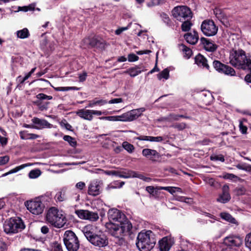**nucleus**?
<instances>
[{
  "instance_id": "obj_1",
  "label": "nucleus",
  "mask_w": 251,
  "mask_h": 251,
  "mask_svg": "<svg viewBox=\"0 0 251 251\" xmlns=\"http://www.w3.org/2000/svg\"><path fill=\"white\" fill-rule=\"evenodd\" d=\"M105 227L107 231L115 238V243L121 246L125 244L124 237L129 233L132 226L130 222L116 224L106 223Z\"/></svg>"
},
{
  "instance_id": "obj_2",
  "label": "nucleus",
  "mask_w": 251,
  "mask_h": 251,
  "mask_svg": "<svg viewBox=\"0 0 251 251\" xmlns=\"http://www.w3.org/2000/svg\"><path fill=\"white\" fill-rule=\"evenodd\" d=\"M82 232L87 239L93 245L99 248H103L108 244L107 236L103 233H95L94 227L91 225H87L82 229Z\"/></svg>"
},
{
  "instance_id": "obj_3",
  "label": "nucleus",
  "mask_w": 251,
  "mask_h": 251,
  "mask_svg": "<svg viewBox=\"0 0 251 251\" xmlns=\"http://www.w3.org/2000/svg\"><path fill=\"white\" fill-rule=\"evenodd\" d=\"M137 240L136 246L140 251H150L156 242L155 235L151 230L139 233Z\"/></svg>"
},
{
  "instance_id": "obj_4",
  "label": "nucleus",
  "mask_w": 251,
  "mask_h": 251,
  "mask_svg": "<svg viewBox=\"0 0 251 251\" xmlns=\"http://www.w3.org/2000/svg\"><path fill=\"white\" fill-rule=\"evenodd\" d=\"M46 218L48 223L57 228L63 227L67 221L62 211H59L54 207H52L49 209Z\"/></svg>"
},
{
  "instance_id": "obj_5",
  "label": "nucleus",
  "mask_w": 251,
  "mask_h": 251,
  "mask_svg": "<svg viewBox=\"0 0 251 251\" xmlns=\"http://www.w3.org/2000/svg\"><path fill=\"white\" fill-rule=\"evenodd\" d=\"M25 226L20 218H11L6 220L3 225L4 231L7 234H13L21 231Z\"/></svg>"
},
{
  "instance_id": "obj_6",
  "label": "nucleus",
  "mask_w": 251,
  "mask_h": 251,
  "mask_svg": "<svg viewBox=\"0 0 251 251\" xmlns=\"http://www.w3.org/2000/svg\"><path fill=\"white\" fill-rule=\"evenodd\" d=\"M64 244L68 251H77L80 243L78 237L75 232L71 230L65 231L63 236Z\"/></svg>"
},
{
  "instance_id": "obj_7",
  "label": "nucleus",
  "mask_w": 251,
  "mask_h": 251,
  "mask_svg": "<svg viewBox=\"0 0 251 251\" xmlns=\"http://www.w3.org/2000/svg\"><path fill=\"white\" fill-rule=\"evenodd\" d=\"M172 12L174 17L180 22L191 19L193 17L191 9L187 6H176L174 8Z\"/></svg>"
},
{
  "instance_id": "obj_8",
  "label": "nucleus",
  "mask_w": 251,
  "mask_h": 251,
  "mask_svg": "<svg viewBox=\"0 0 251 251\" xmlns=\"http://www.w3.org/2000/svg\"><path fill=\"white\" fill-rule=\"evenodd\" d=\"M108 218L109 219L108 223H116L117 222V224H120L129 222L126 215L120 210L116 208H112L109 210Z\"/></svg>"
},
{
  "instance_id": "obj_9",
  "label": "nucleus",
  "mask_w": 251,
  "mask_h": 251,
  "mask_svg": "<svg viewBox=\"0 0 251 251\" xmlns=\"http://www.w3.org/2000/svg\"><path fill=\"white\" fill-rule=\"evenodd\" d=\"M201 29L205 36H212L217 33L218 28L212 20H206L202 22Z\"/></svg>"
},
{
  "instance_id": "obj_10",
  "label": "nucleus",
  "mask_w": 251,
  "mask_h": 251,
  "mask_svg": "<svg viewBox=\"0 0 251 251\" xmlns=\"http://www.w3.org/2000/svg\"><path fill=\"white\" fill-rule=\"evenodd\" d=\"M37 100L33 102V103L37 106L41 111L47 110L50 103L48 101H44V100H51L52 99L51 96H48L44 93H39L36 96Z\"/></svg>"
},
{
  "instance_id": "obj_11",
  "label": "nucleus",
  "mask_w": 251,
  "mask_h": 251,
  "mask_svg": "<svg viewBox=\"0 0 251 251\" xmlns=\"http://www.w3.org/2000/svg\"><path fill=\"white\" fill-rule=\"evenodd\" d=\"M25 206L31 213L35 215L41 214L44 208V204L39 200L27 201Z\"/></svg>"
},
{
  "instance_id": "obj_12",
  "label": "nucleus",
  "mask_w": 251,
  "mask_h": 251,
  "mask_svg": "<svg viewBox=\"0 0 251 251\" xmlns=\"http://www.w3.org/2000/svg\"><path fill=\"white\" fill-rule=\"evenodd\" d=\"M75 213L80 219L88 220L92 222H96L99 219L98 213L88 210H76L75 211Z\"/></svg>"
},
{
  "instance_id": "obj_13",
  "label": "nucleus",
  "mask_w": 251,
  "mask_h": 251,
  "mask_svg": "<svg viewBox=\"0 0 251 251\" xmlns=\"http://www.w3.org/2000/svg\"><path fill=\"white\" fill-rule=\"evenodd\" d=\"M223 243L227 247L233 249L243 244V239L239 236L230 235L224 239Z\"/></svg>"
},
{
  "instance_id": "obj_14",
  "label": "nucleus",
  "mask_w": 251,
  "mask_h": 251,
  "mask_svg": "<svg viewBox=\"0 0 251 251\" xmlns=\"http://www.w3.org/2000/svg\"><path fill=\"white\" fill-rule=\"evenodd\" d=\"M84 43L89 45L91 48H95L100 50H104L105 48V41L98 37H94L92 38H85L83 40Z\"/></svg>"
},
{
  "instance_id": "obj_15",
  "label": "nucleus",
  "mask_w": 251,
  "mask_h": 251,
  "mask_svg": "<svg viewBox=\"0 0 251 251\" xmlns=\"http://www.w3.org/2000/svg\"><path fill=\"white\" fill-rule=\"evenodd\" d=\"M213 66L214 69L219 73H223L231 76L235 75V71L232 68L222 63L218 60H214L213 62Z\"/></svg>"
},
{
  "instance_id": "obj_16",
  "label": "nucleus",
  "mask_w": 251,
  "mask_h": 251,
  "mask_svg": "<svg viewBox=\"0 0 251 251\" xmlns=\"http://www.w3.org/2000/svg\"><path fill=\"white\" fill-rule=\"evenodd\" d=\"M101 184V182L97 180L91 182L88 187V194L93 196L99 195L101 191L100 190Z\"/></svg>"
},
{
  "instance_id": "obj_17",
  "label": "nucleus",
  "mask_w": 251,
  "mask_h": 251,
  "mask_svg": "<svg viewBox=\"0 0 251 251\" xmlns=\"http://www.w3.org/2000/svg\"><path fill=\"white\" fill-rule=\"evenodd\" d=\"M229 190L228 185H224L222 187V193L219 195V197L217 199V201L222 203L228 202L231 199Z\"/></svg>"
},
{
  "instance_id": "obj_18",
  "label": "nucleus",
  "mask_w": 251,
  "mask_h": 251,
  "mask_svg": "<svg viewBox=\"0 0 251 251\" xmlns=\"http://www.w3.org/2000/svg\"><path fill=\"white\" fill-rule=\"evenodd\" d=\"M32 122L37 126H33V128L36 129H41L43 128H51L52 125L50 124L47 120L44 119H40L38 118L34 117L32 119Z\"/></svg>"
},
{
  "instance_id": "obj_19",
  "label": "nucleus",
  "mask_w": 251,
  "mask_h": 251,
  "mask_svg": "<svg viewBox=\"0 0 251 251\" xmlns=\"http://www.w3.org/2000/svg\"><path fill=\"white\" fill-rule=\"evenodd\" d=\"M200 42L203 45L204 49L207 51L213 52L216 50L217 46L211 42L209 39L204 37H201L200 39Z\"/></svg>"
},
{
  "instance_id": "obj_20",
  "label": "nucleus",
  "mask_w": 251,
  "mask_h": 251,
  "mask_svg": "<svg viewBox=\"0 0 251 251\" xmlns=\"http://www.w3.org/2000/svg\"><path fill=\"white\" fill-rule=\"evenodd\" d=\"M184 38L188 43L195 45L198 42L199 37L198 33L195 30H193L192 32L185 34Z\"/></svg>"
},
{
  "instance_id": "obj_21",
  "label": "nucleus",
  "mask_w": 251,
  "mask_h": 251,
  "mask_svg": "<svg viewBox=\"0 0 251 251\" xmlns=\"http://www.w3.org/2000/svg\"><path fill=\"white\" fill-rule=\"evenodd\" d=\"M195 63L200 67L209 70L210 67L207 63L206 58L200 53L197 55L195 57Z\"/></svg>"
},
{
  "instance_id": "obj_22",
  "label": "nucleus",
  "mask_w": 251,
  "mask_h": 251,
  "mask_svg": "<svg viewBox=\"0 0 251 251\" xmlns=\"http://www.w3.org/2000/svg\"><path fill=\"white\" fill-rule=\"evenodd\" d=\"M142 154L151 160H154L155 158H159L160 157L159 153L156 150L150 149H143Z\"/></svg>"
},
{
  "instance_id": "obj_23",
  "label": "nucleus",
  "mask_w": 251,
  "mask_h": 251,
  "mask_svg": "<svg viewBox=\"0 0 251 251\" xmlns=\"http://www.w3.org/2000/svg\"><path fill=\"white\" fill-rule=\"evenodd\" d=\"M118 176L121 178H129V177H138L142 179H146L147 178H144V176L141 174H138L135 172L128 171L127 172H119Z\"/></svg>"
},
{
  "instance_id": "obj_24",
  "label": "nucleus",
  "mask_w": 251,
  "mask_h": 251,
  "mask_svg": "<svg viewBox=\"0 0 251 251\" xmlns=\"http://www.w3.org/2000/svg\"><path fill=\"white\" fill-rule=\"evenodd\" d=\"M145 71L146 69L144 66L139 65L129 68L125 72V73L128 74L131 77H135Z\"/></svg>"
},
{
  "instance_id": "obj_25",
  "label": "nucleus",
  "mask_w": 251,
  "mask_h": 251,
  "mask_svg": "<svg viewBox=\"0 0 251 251\" xmlns=\"http://www.w3.org/2000/svg\"><path fill=\"white\" fill-rule=\"evenodd\" d=\"M134 139L140 141H147L155 142H161L163 140V138L161 136L153 137L145 135H141L138 137H135Z\"/></svg>"
},
{
  "instance_id": "obj_26",
  "label": "nucleus",
  "mask_w": 251,
  "mask_h": 251,
  "mask_svg": "<svg viewBox=\"0 0 251 251\" xmlns=\"http://www.w3.org/2000/svg\"><path fill=\"white\" fill-rule=\"evenodd\" d=\"M76 114L81 118L88 121H91L93 118L91 110L80 109L76 112Z\"/></svg>"
},
{
  "instance_id": "obj_27",
  "label": "nucleus",
  "mask_w": 251,
  "mask_h": 251,
  "mask_svg": "<svg viewBox=\"0 0 251 251\" xmlns=\"http://www.w3.org/2000/svg\"><path fill=\"white\" fill-rule=\"evenodd\" d=\"M159 245L160 251H169L171 247L170 240L166 237L159 241Z\"/></svg>"
},
{
  "instance_id": "obj_28",
  "label": "nucleus",
  "mask_w": 251,
  "mask_h": 251,
  "mask_svg": "<svg viewBox=\"0 0 251 251\" xmlns=\"http://www.w3.org/2000/svg\"><path fill=\"white\" fill-rule=\"evenodd\" d=\"M220 216L222 219L235 225H238V222L236 219L233 218L230 214L226 212H222L220 214Z\"/></svg>"
},
{
  "instance_id": "obj_29",
  "label": "nucleus",
  "mask_w": 251,
  "mask_h": 251,
  "mask_svg": "<svg viewBox=\"0 0 251 251\" xmlns=\"http://www.w3.org/2000/svg\"><path fill=\"white\" fill-rule=\"evenodd\" d=\"M31 164L30 163H26L22 164L20 166H17L16 168L11 170L8 172L5 173L3 175V176H6L9 174H13L18 172L19 171L25 168L26 167L30 166Z\"/></svg>"
},
{
  "instance_id": "obj_30",
  "label": "nucleus",
  "mask_w": 251,
  "mask_h": 251,
  "mask_svg": "<svg viewBox=\"0 0 251 251\" xmlns=\"http://www.w3.org/2000/svg\"><path fill=\"white\" fill-rule=\"evenodd\" d=\"M190 20L191 19L184 20L182 22V24L181 25V28L183 31H188L190 29L191 27L193 25L191 22Z\"/></svg>"
},
{
  "instance_id": "obj_31",
  "label": "nucleus",
  "mask_w": 251,
  "mask_h": 251,
  "mask_svg": "<svg viewBox=\"0 0 251 251\" xmlns=\"http://www.w3.org/2000/svg\"><path fill=\"white\" fill-rule=\"evenodd\" d=\"M17 36L21 39H25L29 37V33L26 28L17 31Z\"/></svg>"
},
{
  "instance_id": "obj_32",
  "label": "nucleus",
  "mask_w": 251,
  "mask_h": 251,
  "mask_svg": "<svg viewBox=\"0 0 251 251\" xmlns=\"http://www.w3.org/2000/svg\"><path fill=\"white\" fill-rule=\"evenodd\" d=\"M169 70L168 68L164 69L162 71L157 74V78L159 80H161L164 78L165 80L168 79L169 78Z\"/></svg>"
},
{
  "instance_id": "obj_33",
  "label": "nucleus",
  "mask_w": 251,
  "mask_h": 251,
  "mask_svg": "<svg viewBox=\"0 0 251 251\" xmlns=\"http://www.w3.org/2000/svg\"><path fill=\"white\" fill-rule=\"evenodd\" d=\"M180 49L183 51V52L185 54V56H186L187 58H189L191 57L192 54V52L191 50L183 44H181L180 46Z\"/></svg>"
},
{
  "instance_id": "obj_34",
  "label": "nucleus",
  "mask_w": 251,
  "mask_h": 251,
  "mask_svg": "<svg viewBox=\"0 0 251 251\" xmlns=\"http://www.w3.org/2000/svg\"><path fill=\"white\" fill-rule=\"evenodd\" d=\"M171 127L177 129L179 131H181L187 127V125L185 123H176L172 125Z\"/></svg>"
},
{
  "instance_id": "obj_35",
  "label": "nucleus",
  "mask_w": 251,
  "mask_h": 251,
  "mask_svg": "<svg viewBox=\"0 0 251 251\" xmlns=\"http://www.w3.org/2000/svg\"><path fill=\"white\" fill-rule=\"evenodd\" d=\"M122 146L123 149L126 150L129 153H132L134 150L133 145L126 141L123 143Z\"/></svg>"
},
{
  "instance_id": "obj_36",
  "label": "nucleus",
  "mask_w": 251,
  "mask_h": 251,
  "mask_svg": "<svg viewBox=\"0 0 251 251\" xmlns=\"http://www.w3.org/2000/svg\"><path fill=\"white\" fill-rule=\"evenodd\" d=\"M41 174V172L39 169H34L29 172L28 176L30 178H36L39 176Z\"/></svg>"
},
{
  "instance_id": "obj_37",
  "label": "nucleus",
  "mask_w": 251,
  "mask_h": 251,
  "mask_svg": "<svg viewBox=\"0 0 251 251\" xmlns=\"http://www.w3.org/2000/svg\"><path fill=\"white\" fill-rule=\"evenodd\" d=\"M63 139L64 141L68 142L72 147H75L76 145V142L75 138L69 135L64 136Z\"/></svg>"
},
{
  "instance_id": "obj_38",
  "label": "nucleus",
  "mask_w": 251,
  "mask_h": 251,
  "mask_svg": "<svg viewBox=\"0 0 251 251\" xmlns=\"http://www.w3.org/2000/svg\"><path fill=\"white\" fill-rule=\"evenodd\" d=\"M146 190L152 196H155L158 195V190L156 189V187H154L152 186H149L146 187Z\"/></svg>"
},
{
  "instance_id": "obj_39",
  "label": "nucleus",
  "mask_w": 251,
  "mask_h": 251,
  "mask_svg": "<svg viewBox=\"0 0 251 251\" xmlns=\"http://www.w3.org/2000/svg\"><path fill=\"white\" fill-rule=\"evenodd\" d=\"M118 121L122 122L131 121L128 112L125 113L121 115L118 116Z\"/></svg>"
},
{
  "instance_id": "obj_40",
  "label": "nucleus",
  "mask_w": 251,
  "mask_h": 251,
  "mask_svg": "<svg viewBox=\"0 0 251 251\" xmlns=\"http://www.w3.org/2000/svg\"><path fill=\"white\" fill-rule=\"evenodd\" d=\"M245 243L246 246L251 251V232L246 235Z\"/></svg>"
},
{
  "instance_id": "obj_41",
  "label": "nucleus",
  "mask_w": 251,
  "mask_h": 251,
  "mask_svg": "<svg viewBox=\"0 0 251 251\" xmlns=\"http://www.w3.org/2000/svg\"><path fill=\"white\" fill-rule=\"evenodd\" d=\"M210 159L213 161H220L222 162L225 161V158L223 155H212L210 156Z\"/></svg>"
},
{
  "instance_id": "obj_42",
  "label": "nucleus",
  "mask_w": 251,
  "mask_h": 251,
  "mask_svg": "<svg viewBox=\"0 0 251 251\" xmlns=\"http://www.w3.org/2000/svg\"><path fill=\"white\" fill-rule=\"evenodd\" d=\"M20 138L23 140L30 139V133H27V131H21L19 132Z\"/></svg>"
},
{
  "instance_id": "obj_43",
  "label": "nucleus",
  "mask_w": 251,
  "mask_h": 251,
  "mask_svg": "<svg viewBox=\"0 0 251 251\" xmlns=\"http://www.w3.org/2000/svg\"><path fill=\"white\" fill-rule=\"evenodd\" d=\"M237 168L240 170H244L247 172H251V165H238L237 166Z\"/></svg>"
},
{
  "instance_id": "obj_44",
  "label": "nucleus",
  "mask_w": 251,
  "mask_h": 251,
  "mask_svg": "<svg viewBox=\"0 0 251 251\" xmlns=\"http://www.w3.org/2000/svg\"><path fill=\"white\" fill-rule=\"evenodd\" d=\"M128 112L131 121H133L134 120H135L137 118H138L137 116L136 115L137 112L135 111L134 109L129 111Z\"/></svg>"
},
{
  "instance_id": "obj_45",
  "label": "nucleus",
  "mask_w": 251,
  "mask_h": 251,
  "mask_svg": "<svg viewBox=\"0 0 251 251\" xmlns=\"http://www.w3.org/2000/svg\"><path fill=\"white\" fill-rule=\"evenodd\" d=\"M139 59V57L134 53H130L128 55V60L129 62H134Z\"/></svg>"
},
{
  "instance_id": "obj_46",
  "label": "nucleus",
  "mask_w": 251,
  "mask_h": 251,
  "mask_svg": "<svg viewBox=\"0 0 251 251\" xmlns=\"http://www.w3.org/2000/svg\"><path fill=\"white\" fill-rule=\"evenodd\" d=\"M60 125L62 126H64V127H65V128L67 130H69L70 131L73 130L72 126L70 124H69V123H68L66 120H64V122L62 121L60 123Z\"/></svg>"
},
{
  "instance_id": "obj_47",
  "label": "nucleus",
  "mask_w": 251,
  "mask_h": 251,
  "mask_svg": "<svg viewBox=\"0 0 251 251\" xmlns=\"http://www.w3.org/2000/svg\"><path fill=\"white\" fill-rule=\"evenodd\" d=\"M9 160V157L7 155L0 156V165H4L7 163Z\"/></svg>"
},
{
  "instance_id": "obj_48",
  "label": "nucleus",
  "mask_w": 251,
  "mask_h": 251,
  "mask_svg": "<svg viewBox=\"0 0 251 251\" xmlns=\"http://www.w3.org/2000/svg\"><path fill=\"white\" fill-rule=\"evenodd\" d=\"M237 176L234 174H229V173H226L223 176V178L226 179H232L235 178H237Z\"/></svg>"
},
{
  "instance_id": "obj_49",
  "label": "nucleus",
  "mask_w": 251,
  "mask_h": 251,
  "mask_svg": "<svg viewBox=\"0 0 251 251\" xmlns=\"http://www.w3.org/2000/svg\"><path fill=\"white\" fill-rule=\"evenodd\" d=\"M239 129L242 134H246L247 131V127L243 124L242 122L239 123Z\"/></svg>"
},
{
  "instance_id": "obj_50",
  "label": "nucleus",
  "mask_w": 251,
  "mask_h": 251,
  "mask_svg": "<svg viewBox=\"0 0 251 251\" xmlns=\"http://www.w3.org/2000/svg\"><path fill=\"white\" fill-rule=\"evenodd\" d=\"M55 197L56 199L59 201H62L65 200V195L62 194L61 192H59L56 194Z\"/></svg>"
},
{
  "instance_id": "obj_51",
  "label": "nucleus",
  "mask_w": 251,
  "mask_h": 251,
  "mask_svg": "<svg viewBox=\"0 0 251 251\" xmlns=\"http://www.w3.org/2000/svg\"><path fill=\"white\" fill-rule=\"evenodd\" d=\"M104 173L108 176H118V175L119 174V171H103Z\"/></svg>"
},
{
  "instance_id": "obj_52",
  "label": "nucleus",
  "mask_w": 251,
  "mask_h": 251,
  "mask_svg": "<svg viewBox=\"0 0 251 251\" xmlns=\"http://www.w3.org/2000/svg\"><path fill=\"white\" fill-rule=\"evenodd\" d=\"M100 119H106L111 121H119L118 116H108L104 117H101Z\"/></svg>"
},
{
  "instance_id": "obj_53",
  "label": "nucleus",
  "mask_w": 251,
  "mask_h": 251,
  "mask_svg": "<svg viewBox=\"0 0 251 251\" xmlns=\"http://www.w3.org/2000/svg\"><path fill=\"white\" fill-rule=\"evenodd\" d=\"M8 142L7 138L5 137V136H2L0 135V143L2 145V146H5Z\"/></svg>"
},
{
  "instance_id": "obj_54",
  "label": "nucleus",
  "mask_w": 251,
  "mask_h": 251,
  "mask_svg": "<svg viewBox=\"0 0 251 251\" xmlns=\"http://www.w3.org/2000/svg\"><path fill=\"white\" fill-rule=\"evenodd\" d=\"M51 251H63L62 246L61 244L56 243L55 244Z\"/></svg>"
},
{
  "instance_id": "obj_55",
  "label": "nucleus",
  "mask_w": 251,
  "mask_h": 251,
  "mask_svg": "<svg viewBox=\"0 0 251 251\" xmlns=\"http://www.w3.org/2000/svg\"><path fill=\"white\" fill-rule=\"evenodd\" d=\"M237 195H242L245 192V188L243 187L236 188L235 190Z\"/></svg>"
},
{
  "instance_id": "obj_56",
  "label": "nucleus",
  "mask_w": 251,
  "mask_h": 251,
  "mask_svg": "<svg viewBox=\"0 0 251 251\" xmlns=\"http://www.w3.org/2000/svg\"><path fill=\"white\" fill-rule=\"evenodd\" d=\"M85 187V183L84 182L80 181L77 183L75 185V187L80 190H82Z\"/></svg>"
},
{
  "instance_id": "obj_57",
  "label": "nucleus",
  "mask_w": 251,
  "mask_h": 251,
  "mask_svg": "<svg viewBox=\"0 0 251 251\" xmlns=\"http://www.w3.org/2000/svg\"><path fill=\"white\" fill-rule=\"evenodd\" d=\"M30 76L27 74L24 78H22L21 76H19L18 77L17 80H18L20 83H23L26 80H27Z\"/></svg>"
},
{
  "instance_id": "obj_58",
  "label": "nucleus",
  "mask_w": 251,
  "mask_h": 251,
  "mask_svg": "<svg viewBox=\"0 0 251 251\" xmlns=\"http://www.w3.org/2000/svg\"><path fill=\"white\" fill-rule=\"evenodd\" d=\"M123 101V99L122 98H115L111 100L108 101L109 103L113 104V103H117L122 102Z\"/></svg>"
},
{
  "instance_id": "obj_59",
  "label": "nucleus",
  "mask_w": 251,
  "mask_h": 251,
  "mask_svg": "<svg viewBox=\"0 0 251 251\" xmlns=\"http://www.w3.org/2000/svg\"><path fill=\"white\" fill-rule=\"evenodd\" d=\"M7 250L6 244L0 240V251H6Z\"/></svg>"
},
{
  "instance_id": "obj_60",
  "label": "nucleus",
  "mask_w": 251,
  "mask_h": 251,
  "mask_svg": "<svg viewBox=\"0 0 251 251\" xmlns=\"http://www.w3.org/2000/svg\"><path fill=\"white\" fill-rule=\"evenodd\" d=\"M190 198H186L185 197H182V196H177L176 198V200L180 201H183L185 202H188V201H186L187 200H190Z\"/></svg>"
},
{
  "instance_id": "obj_61",
  "label": "nucleus",
  "mask_w": 251,
  "mask_h": 251,
  "mask_svg": "<svg viewBox=\"0 0 251 251\" xmlns=\"http://www.w3.org/2000/svg\"><path fill=\"white\" fill-rule=\"evenodd\" d=\"M250 71L251 73L247 74L245 77V80L248 83H251V69H247Z\"/></svg>"
},
{
  "instance_id": "obj_62",
  "label": "nucleus",
  "mask_w": 251,
  "mask_h": 251,
  "mask_svg": "<svg viewBox=\"0 0 251 251\" xmlns=\"http://www.w3.org/2000/svg\"><path fill=\"white\" fill-rule=\"evenodd\" d=\"M95 100V103L96 105H102L107 103V101L106 100Z\"/></svg>"
},
{
  "instance_id": "obj_63",
  "label": "nucleus",
  "mask_w": 251,
  "mask_h": 251,
  "mask_svg": "<svg viewBox=\"0 0 251 251\" xmlns=\"http://www.w3.org/2000/svg\"><path fill=\"white\" fill-rule=\"evenodd\" d=\"M87 76L86 73L84 72L82 74H80L79 75V79L80 81H84L86 79Z\"/></svg>"
},
{
  "instance_id": "obj_64",
  "label": "nucleus",
  "mask_w": 251,
  "mask_h": 251,
  "mask_svg": "<svg viewBox=\"0 0 251 251\" xmlns=\"http://www.w3.org/2000/svg\"><path fill=\"white\" fill-rule=\"evenodd\" d=\"M41 231L42 233L47 234L49 232V229L47 226H44L41 227Z\"/></svg>"
}]
</instances>
